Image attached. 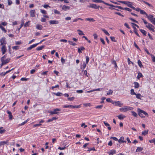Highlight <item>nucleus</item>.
Instances as JSON below:
<instances>
[{"label": "nucleus", "mask_w": 155, "mask_h": 155, "mask_svg": "<svg viewBox=\"0 0 155 155\" xmlns=\"http://www.w3.org/2000/svg\"><path fill=\"white\" fill-rule=\"evenodd\" d=\"M85 20L87 21H92L94 22L95 21V20L93 18H87L85 19Z\"/></svg>", "instance_id": "obj_28"}, {"label": "nucleus", "mask_w": 155, "mask_h": 155, "mask_svg": "<svg viewBox=\"0 0 155 155\" xmlns=\"http://www.w3.org/2000/svg\"><path fill=\"white\" fill-rule=\"evenodd\" d=\"M120 111L121 112H126L127 111V109L126 107L124 108H121L120 109Z\"/></svg>", "instance_id": "obj_36"}, {"label": "nucleus", "mask_w": 155, "mask_h": 155, "mask_svg": "<svg viewBox=\"0 0 155 155\" xmlns=\"http://www.w3.org/2000/svg\"><path fill=\"white\" fill-rule=\"evenodd\" d=\"M138 64L140 68H142L143 67V65H142V63L140 60H138Z\"/></svg>", "instance_id": "obj_37"}, {"label": "nucleus", "mask_w": 155, "mask_h": 155, "mask_svg": "<svg viewBox=\"0 0 155 155\" xmlns=\"http://www.w3.org/2000/svg\"><path fill=\"white\" fill-rule=\"evenodd\" d=\"M12 48L13 49L17 50V49H18L19 48V46H13Z\"/></svg>", "instance_id": "obj_59"}, {"label": "nucleus", "mask_w": 155, "mask_h": 155, "mask_svg": "<svg viewBox=\"0 0 155 155\" xmlns=\"http://www.w3.org/2000/svg\"><path fill=\"white\" fill-rule=\"evenodd\" d=\"M117 117L118 118V119L120 120H123L124 118L126 117V116L122 115V114H120L119 115L117 116Z\"/></svg>", "instance_id": "obj_20"}, {"label": "nucleus", "mask_w": 155, "mask_h": 155, "mask_svg": "<svg viewBox=\"0 0 155 155\" xmlns=\"http://www.w3.org/2000/svg\"><path fill=\"white\" fill-rule=\"evenodd\" d=\"M61 110V109L60 108H56L54 109L53 111H50L49 113H50L51 115H52L54 114H58L59 113L57 111H60Z\"/></svg>", "instance_id": "obj_3"}, {"label": "nucleus", "mask_w": 155, "mask_h": 155, "mask_svg": "<svg viewBox=\"0 0 155 155\" xmlns=\"http://www.w3.org/2000/svg\"><path fill=\"white\" fill-rule=\"evenodd\" d=\"M7 57L6 54L5 55L2 57L1 58V61L4 60V59H5L6 57Z\"/></svg>", "instance_id": "obj_63"}, {"label": "nucleus", "mask_w": 155, "mask_h": 155, "mask_svg": "<svg viewBox=\"0 0 155 155\" xmlns=\"http://www.w3.org/2000/svg\"><path fill=\"white\" fill-rule=\"evenodd\" d=\"M54 13L56 14H58L59 15H60L61 14L60 12L56 9H54Z\"/></svg>", "instance_id": "obj_52"}, {"label": "nucleus", "mask_w": 155, "mask_h": 155, "mask_svg": "<svg viewBox=\"0 0 155 155\" xmlns=\"http://www.w3.org/2000/svg\"><path fill=\"white\" fill-rule=\"evenodd\" d=\"M30 15L31 17H35V10H31L30 11Z\"/></svg>", "instance_id": "obj_9"}, {"label": "nucleus", "mask_w": 155, "mask_h": 155, "mask_svg": "<svg viewBox=\"0 0 155 155\" xmlns=\"http://www.w3.org/2000/svg\"><path fill=\"white\" fill-rule=\"evenodd\" d=\"M30 22V21H29L28 22H26L24 25V26L25 27H27L29 26L28 23Z\"/></svg>", "instance_id": "obj_56"}, {"label": "nucleus", "mask_w": 155, "mask_h": 155, "mask_svg": "<svg viewBox=\"0 0 155 155\" xmlns=\"http://www.w3.org/2000/svg\"><path fill=\"white\" fill-rule=\"evenodd\" d=\"M40 11H41V12L43 14H47L46 11L45 10L41 9Z\"/></svg>", "instance_id": "obj_50"}, {"label": "nucleus", "mask_w": 155, "mask_h": 155, "mask_svg": "<svg viewBox=\"0 0 155 155\" xmlns=\"http://www.w3.org/2000/svg\"><path fill=\"white\" fill-rule=\"evenodd\" d=\"M129 19L130 20H131L133 21V22H135L137 23H138V22L137 21L135 20L133 18H129Z\"/></svg>", "instance_id": "obj_58"}, {"label": "nucleus", "mask_w": 155, "mask_h": 155, "mask_svg": "<svg viewBox=\"0 0 155 155\" xmlns=\"http://www.w3.org/2000/svg\"><path fill=\"white\" fill-rule=\"evenodd\" d=\"M70 8V7L69 6H66L65 5H64L62 7V9L66 11L67 10H69Z\"/></svg>", "instance_id": "obj_18"}, {"label": "nucleus", "mask_w": 155, "mask_h": 155, "mask_svg": "<svg viewBox=\"0 0 155 155\" xmlns=\"http://www.w3.org/2000/svg\"><path fill=\"white\" fill-rule=\"evenodd\" d=\"M146 27L150 30L152 31L153 32H154V27L151 24H148V25H146Z\"/></svg>", "instance_id": "obj_4"}, {"label": "nucleus", "mask_w": 155, "mask_h": 155, "mask_svg": "<svg viewBox=\"0 0 155 155\" xmlns=\"http://www.w3.org/2000/svg\"><path fill=\"white\" fill-rule=\"evenodd\" d=\"M8 141H2L0 142V146H1L2 145H4L5 144H6L8 143Z\"/></svg>", "instance_id": "obj_30"}, {"label": "nucleus", "mask_w": 155, "mask_h": 155, "mask_svg": "<svg viewBox=\"0 0 155 155\" xmlns=\"http://www.w3.org/2000/svg\"><path fill=\"white\" fill-rule=\"evenodd\" d=\"M148 133V130H145L144 131L142 132V135H147Z\"/></svg>", "instance_id": "obj_42"}, {"label": "nucleus", "mask_w": 155, "mask_h": 155, "mask_svg": "<svg viewBox=\"0 0 155 155\" xmlns=\"http://www.w3.org/2000/svg\"><path fill=\"white\" fill-rule=\"evenodd\" d=\"M111 40L113 42H116L117 41L116 40L115 38L114 37L111 36L110 37Z\"/></svg>", "instance_id": "obj_40"}, {"label": "nucleus", "mask_w": 155, "mask_h": 155, "mask_svg": "<svg viewBox=\"0 0 155 155\" xmlns=\"http://www.w3.org/2000/svg\"><path fill=\"white\" fill-rule=\"evenodd\" d=\"M83 105L85 107H87V106L90 107L91 106V104L90 103H84L83 104Z\"/></svg>", "instance_id": "obj_49"}, {"label": "nucleus", "mask_w": 155, "mask_h": 155, "mask_svg": "<svg viewBox=\"0 0 155 155\" xmlns=\"http://www.w3.org/2000/svg\"><path fill=\"white\" fill-rule=\"evenodd\" d=\"M146 16L152 23L153 24L155 25V18H153V15H148L147 14Z\"/></svg>", "instance_id": "obj_1"}, {"label": "nucleus", "mask_w": 155, "mask_h": 155, "mask_svg": "<svg viewBox=\"0 0 155 155\" xmlns=\"http://www.w3.org/2000/svg\"><path fill=\"white\" fill-rule=\"evenodd\" d=\"M82 38H84L89 43H90L91 42V41L90 40H89L88 38H87L85 36H83L82 37Z\"/></svg>", "instance_id": "obj_62"}, {"label": "nucleus", "mask_w": 155, "mask_h": 155, "mask_svg": "<svg viewBox=\"0 0 155 155\" xmlns=\"http://www.w3.org/2000/svg\"><path fill=\"white\" fill-rule=\"evenodd\" d=\"M36 28L39 30H42L43 28L42 26L41 25L37 24L36 25Z\"/></svg>", "instance_id": "obj_23"}, {"label": "nucleus", "mask_w": 155, "mask_h": 155, "mask_svg": "<svg viewBox=\"0 0 155 155\" xmlns=\"http://www.w3.org/2000/svg\"><path fill=\"white\" fill-rule=\"evenodd\" d=\"M53 94L58 96H61L62 95V93L59 92H58L57 93H53Z\"/></svg>", "instance_id": "obj_29"}, {"label": "nucleus", "mask_w": 155, "mask_h": 155, "mask_svg": "<svg viewBox=\"0 0 155 155\" xmlns=\"http://www.w3.org/2000/svg\"><path fill=\"white\" fill-rule=\"evenodd\" d=\"M110 139H113L116 141H118V139L117 137H110Z\"/></svg>", "instance_id": "obj_60"}, {"label": "nucleus", "mask_w": 155, "mask_h": 155, "mask_svg": "<svg viewBox=\"0 0 155 155\" xmlns=\"http://www.w3.org/2000/svg\"><path fill=\"white\" fill-rule=\"evenodd\" d=\"M73 106L71 105H64L63 107L64 108H70L71 107L73 108Z\"/></svg>", "instance_id": "obj_31"}, {"label": "nucleus", "mask_w": 155, "mask_h": 155, "mask_svg": "<svg viewBox=\"0 0 155 155\" xmlns=\"http://www.w3.org/2000/svg\"><path fill=\"white\" fill-rule=\"evenodd\" d=\"M86 64H88V62L89 60V58L87 56H86Z\"/></svg>", "instance_id": "obj_55"}, {"label": "nucleus", "mask_w": 155, "mask_h": 155, "mask_svg": "<svg viewBox=\"0 0 155 155\" xmlns=\"http://www.w3.org/2000/svg\"><path fill=\"white\" fill-rule=\"evenodd\" d=\"M140 14L142 15H147V13L144 11L142 10H141L140 11Z\"/></svg>", "instance_id": "obj_44"}, {"label": "nucleus", "mask_w": 155, "mask_h": 155, "mask_svg": "<svg viewBox=\"0 0 155 155\" xmlns=\"http://www.w3.org/2000/svg\"><path fill=\"white\" fill-rule=\"evenodd\" d=\"M127 111L129 110H131L133 109V108L131 107H126Z\"/></svg>", "instance_id": "obj_57"}, {"label": "nucleus", "mask_w": 155, "mask_h": 155, "mask_svg": "<svg viewBox=\"0 0 155 155\" xmlns=\"http://www.w3.org/2000/svg\"><path fill=\"white\" fill-rule=\"evenodd\" d=\"M112 64H114V67L115 68H116L117 67V64L115 61L113 60L112 61Z\"/></svg>", "instance_id": "obj_41"}, {"label": "nucleus", "mask_w": 155, "mask_h": 155, "mask_svg": "<svg viewBox=\"0 0 155 155\" xmlns=\"http://www.w3.org/2000/svg\"><path fill=\"white\" fill-rule=\"evenodd\" d=\"M92 1L93 2L96 3H103L104 4L108 6L110 5V4L106 3L102 0H92Z\"/></svg>", "instance_id": "obj_6"}, {"label": "nucleus", "mask_w": 155, "mask_h": 155, "mask_svg": "<svg viewBox=\"0 0 155 155\" xmlns=\"http://www.w3.org/2000/svg\"><path fill=\"white\" fill-rule=\"evenodd\" d=\"M118 2H120L121 3L124 4L125 5H126L127 6L131 8V7L132 5V2H129V1H119Z\"/></svg>", "instance_id": "obj_2"}, {"label": "nucleus", "mask_w": 155, "mask_h": 155, "mask_svg": "<svg viewBox=\"0 0 155 155\" xmlns=\"http://www.w3.org/2000/svg\"><path fill=\"white\" fill-rule=\"evenodd\" d=\"M134 87L135 88H137L139 87V84L137 82H135L134 83Z\"/></svg>", "instance_id": "obj_24"}, {"label": "nucleus", "mask_w": 155, "mask_h": 155, "mask_svg": "<svg viewBox=\"0 0 155 155\" xmlns=\"http://www.w3.org/2000/svg\"><path fill=\"white\" fill-rule=\"evenodd\" d=\"M136 97L138 99H140V97H141V95L140 94H136Z\"/></svg>", "instance_id": "obj_48"}, {"label": "nucleus", "mask_w": 155, "mask_h": 155, "mask_svg": "<svg viewBox=\"0 0 155 155\" xmlns=\"http://www.w3.org/2000/svg\"><path fill=\"white\" fill-rule=\"evenodd\" d=\"M116 153V151L115 150H112L110 151V153L109 155H113Z\"/></svg>", "instance_id": "obj_38"}, {"label": "nucleus", "mask_w": 155, "mask_h": 155, "mask_svg": "<svg viewBox=\"0 0 155 155\" xmlns=\"http://www.w3.org/2000/svg\"><path fill=\"white\" fill-rule=\"evenodd\" d=\"M68 42H69V44L73 46H75L76 45V43H73V41H68Z\"/></svg>", "instance_id": "obj_47"}, {"label": "nucleus", "mask_w": 155, "mask_h": 155, "mask_svg": "<svg viewBox=\"0 0 155 155\" xmlns=\"http://www.w3.org/2000/svg\"><path fill=\"white\" fill-rule=\"evenodd\" d=\"M113 92V91L111 89H110L107 93V95H109V94H112Z\"/></svg>", "instance_id": "obj_45"}, {"label": "nucleus", "mask_w": 155, "mask_h": 155, "mask_svg": "<svg viewBox=\"0 0 155 155\" xmlns=\"http://www.w3.org/2000/svg\"><path fill=\"white\" fill-rule=\"evenodd\" d=\"M143 77V76L141 73L139 72L138 73V75L137 76V78L138 79H139L140 78H141Z\"/></svg>", "instance_id": "obj_34"}, {"label": "nucleus", "mask_w": 155, "mask_h": 155, "mask_svg": "<svg viewBox=\"0 0 155 155\" xmlns=\"http://www.w3.org/2000/svg\"><path fill=\"white\" fill-rule=\"evenodd\" d=\"M99 6H97L96 4H93L92 8L99 9Z\"/></svg>", "instance_id": "obj_26"}, {"label": "nucleus", "mask_w": 155, "mask_h": 155, "mask_svg": "<svg viewBox=\"0 0 155 155\" xmlns=\"http://www.w3.org/2000/svg\"><path fill=\"white\" fill-rule=\"evenodd\" d=\"M1 51L3 54H4L6 52L7 49L5 45H3L1 48Z\"/></svg>", "instance_id": "obj_10"}, {"label": "nucleus", "mask_w": 155, "mask_h": 155, "mask_svg": "<svg viewBox=\"0 0 155 155\" xmlns=\"http://www.w3.org/2000/svg\"><path fill=\"white\" fill-rule=\"evenodd\" d=\"M45 47V45H42L41 46L38 47L36 48V50L37 51H40L42 50Z\"/></svg>", "instance_id": "obj_22"}, {"label": "nucleus", "mask_w": 155, "mask_h": 155, "mask_svg": "<svg viewBox=\"0 0 155 155\" xmlns=\"http://www.w3.org/2000/svg\"><path fill=\"white\" fill-rule=\"evenodd\" d=\"M0 28L2 30V31H3L5 33L6 32V30L1 25H0Z\"/></svg>", "instance_id": "obj_43"}, {"label": "nucleus", "mask_w": 155, "mask_h": 155, "mask_svg": "<svg viewBox=\"0 0 155 155\" xmlns=\"http://www.w3.org/2000/svg\"><path fill=\"white\" fill-rule=\"evenodd\" d=\"M140 112L142 114L145 115L147 117H148L149 116L148 114L145 111H144L140 109Z\"/></svg>", "instance_id": "obj_21"}, {"label": "nucleus", "mask_w": 155, "mask_h": 155, "mask_svg": "<svg viewBox=\"0 0 155 155\" xmlns=\"http://www.w3.org/2000/svg\"><path fill=\"white\" fill-rule=\"evenodd\" d=\"M77 31H79V32L78 33V34L80 35H84V34L83 33V31L79 29H78L77 30Z\"/></svg>", "instance_id": "obj_39"}, {"label": "nucleus", "mask_w": 155, "mask_h": 155, "mask_svg": "<svg viewBox=\"0 0 155 155\" xmlns=\"http://www.w3.org/2000/svg\"><path fill=\"white\" fill-rule=\"evenodd\" d=\"M101 30L107 35L108 36H109L110 35L109 33L105 29H102Z\"/></svg>", "instance_id": "obj_32"}, {"label": "nucleus", "mask_w": 155, "mask_h": 155, "mask_svg": "<svg viewBox=\"0 0 155 155\" xmlns=\"http://www.w3.org/2000/svg\"><path fill=\"white\" fill-rule=\"evenodd\" d=\"M140 109L138 108L137 109V111L138 112V114L141 117H142L143 118H144L145 117V116H143V114H142L141 113L140 111Z\"/></svg>", "instance_id": "obj_17"}, {"label": "nucleus", "mask_w": 155, "mask_h": 155, "mask_svg": "<svg viewBox=\"0 0 155 155\" xmlns=\"http://www.w3.org/2000/svg\"><path fill=\"white\" fill-rule=\"evenodd\" d=\"M7 112L9 114V119L10 120H12L13 116L12 115V112L8 110L7 111Z\"/></svg>", "instance_id": "obj_15"}, {"label": "nucleus", "mask_w": 155, "mask_h": 155, "mask_svg": "<svg viewBox=\"0 0 155 155\" xmlns=\"http://www.w3.org/2000/svg\"><path fill=\"white\" fill-rule=\"evenodd\" d=\"M112 103L114 104L115 106H118L120 107L122 106L123 105V104L121 103L119 101H114V102H113Z\"/></svg>", "instance_id": "obj_7"}, {"label": "nucleus", "mask_w": 155, "mask_h": 155, "mask_svg": "<svg viewBox=\"0 0 155 155\" xmlns=\"http://www.w3.org/2000/svg\"><path fill=\"white\" fill-rule=\"evenodd\" d=\"M132 27L134 29V32L135 33L136 35L138 36V37H140V36L139 35V34L137 33V29L134 26H132Z\"/></svg>", "instance_id": "obj_19"}, {"label": "nucleus", "mask_w": 155, "mask_h": 155, "mask_svg": "<svg viewBox=\"0 0 155 155\" xmlns=\"http://www.w3.org/2000/svg\"><path fill=\"white\" fill-rule=\"evenodd\" d=\"M140 31L144 35H146L147 32L145 30L142 29H140Z\"/></svg>", "instance_id": "obj_25"}, {"label": "nucleus", "mask_w": 155, "mask_h": 155, "mask_svg": "<svg viewBox=\"0 0 155 155\" xmlns=\"http://www.w3.org/2000/svg\"><path fill=\"white\" fill-rule=\"evenodd\" d=\"M143 150V148L141 147H137V149H136V152H140L141 151Z\"/></svg>", "instance_id": "obj_35"}, {"label": "nucleus", "mask_w": 155, "mask_h": 155, "mask_svg": "<svg viewBox=\"0 0 155 155\" xmlns=\"http://www.w3.org/2000/svg\"><path fill=\"white\" fill-rule=\"evenodd\" d=\"M49 22L50 25H52L58 24L59 23V21L57 20H51Z\"/></svg>", "instance_id": "obj_14"}, {"label": "nucleus", "mask_w": 155, "mask_h": 155, "mask_svg": "<svg viewBox=\"0 0 155 155\" xmlns=\"http://www.w3.org/2000/svg\"><path fill=\"white\" fill-rule=\"evenodd\" d=\"M130 94L132 95H135L136 94L134 92V90L133 89H131L130 90Z\"/></svg>", "instance_id": "obj_51"}, {"label": "nucleus", "mask_w": 155, "mask_h": 155, "mask_svg": "<svg viewBox=\"0 0 155 155\" xmlns=\"http://www.w3.org/2000/svg\"><path fill=\"white\" fill-rule=\"evenodd\" d=\"M58 118V117H53L52 118L48 119L47 121V122L48 123V122H50L53 121L54 120H57Z\"/></svg>", "instance_id": "obj_13"}, {"label": "nucleus", "mask_w": 155, "mask_h": 155, "mask_svg": "<svg viewBox=\"0 0 155 155\" xmlns=\"http://www.w3.org/2000/svg\"><path fill=\"white\" fill-rule=\"evenodd\" d=\"M142 2H143L145 4H146L147 5H148L150 7H152V8L153 7V6L152 5L150 4H149V3L147 2H146V1H143V0H142Z\"/></svg>", "instance_id": "obj_27"}, {"label": "nucleus", "mask_w": 155, "mask_h": 155, "mask_svg": "<svg viewBox=\"0 0 155 155\" xmlns=\"http://www.w3.org/2000/svg\"><path fill=\"white\" fill-rule=\"evenodd\" d=\"M3 128V127H0V134H3V133H5L6 131V130L5 129L1 130V129H2Z\"/></svg>", "instance_id": "obj_33"}, {"label": "nucleus", "mask_w": 155, "mask_h": 155, "mask_svg": "<svg viewBox=\"0 0 155 155\" xmlns=\"http://www.w3.org/2000/svg\"><path fill=\"white\" fill-rule=\"evenodd\" d=\"M134 46L136 48L138 49V50H140V49L139 48V47L137 45L136 43V42L134 41Z\"/></svg>", "instance_id": "obj_61"}, {"label": "nucleus", "mask_w": 155, "mask_h": 155, "mask_svg": "<svg viewBox=\"0 0 155 155\" xmlns=\"http://www.w3.org/2000/svg\"><path fill=\"white\" fill-rule=\"evenodd\" d=\"M10 60V58H7L6 60H3L1 61L2 62V64H5L9 62Z\"/></svg>", "instance_id": "obj_8"}, {"label": "nucleus", "mask_w": 155, "mask_h": 155, "mask_svg": "<svg viewBox=\"0 0 155 155\" xmlns=\"http://www.w3.org/2000/svg\"><path fill=\"white\" fill-rule=\"evenodd\" d=\"M103 105H99L96 106L95 108L96 109H101L103 107Z\"/></svg>", "instance_id": "obj_54"}, {"label": "nucleus", "mask_w": 155, "mask_h": 155, "mask_svg": "<svg viewBox=\"0 0 155 155\" xmlns=\"http://www.w3.org/2000/svg\"><path fill=\"white\" fill-rule=\"evenodd\" d=\"M0 45H5L6 44V41L5 40V37H2L0 40Z\"/></svg>", "instance_id": "obj_5"}, {"label": "nucleus", "mask_w": 155, "mask_h": 155, "mask_svg": "<svg viewBox=\"0 0 155 155\" xmlns=\"http://www.w3.org/2000/svg\"><path fill=\"white\" fill-rule=\"evenodd\" d=\"M133 116L134 117H137V114L134 111H132L131 112Z\"/></svg>", "instance_id": "obj_46"}, {"label": "nucleus", "mask_w": 155, "mask_h": 155, "mask_svg": "<svg viewBox=\"0 0 155 155\" xmlns=\"http://www.w3.org/2000/svg\"><path fill=\"white\" fill-rule=\"evenodd\" d=\"M38 45V44L37 43L32 45H31L29 47L27 48V51L30 50L33 48H34L35 47H36Z\"/></svg>", "instance_id": "obj_11"}, {"label": "nucleus", "mask_w": 155, "mask_h": 155, "mask_svg": "<svg viewBox=\"0 0 155 155\" xmlns=\"http://www.w3.org/2000/svg\"><path fill=\"white\" fill-rule=\"evenodd\" d=\"M109 6H111V7L117 8H119V9H121L122 10H124V8H123V7H122L121 6H114L112 4H110V5H109Z\"/></svg>", "instance_id": "obj_16"}, {"label": "nucleus", "mask_w": 155, "mask_h": 155, "mask_svg": "<svg viewBox=\"0 0 155 155\" xmlns=\"http://www.w3.org/2000/svg\"><path fill=\"white\" fill-rule=\"evenodd\" d=\"M28 79V78H22L21 79V81H27Z\"/></svg>", "instance_id": "obj_64"}, {"label": "nucleus", "mask_w": 155, "mask_h": 155, "mask_svg": "<svg viewBox=\"0 0 155 155\" xmlns=\"http://www.w3.org/2000/svg\"><path fill=\"white\" fill-rule=\"evenodd\" d=\"M150 55L152 58V61L153 62H155V57L153 54H150Z\"/></svg>", "instance_id": "obj_53"}, {"label": "nucleus", "mask_w": 155, "mask_h": 155, "mask_svg": "<svg viewBox=\"0 0 155 155\" xmlns=\"http://www.w3.org/2000/svg\"><path fill=\"white\" fill-rule=\"evenodd\" d=\"M124 138L123 137H121L120 139L118 140V142L119 143H126V141L125 140H124Z\"/></svg>", "instance_id": "obj_12"}]
</instances>
